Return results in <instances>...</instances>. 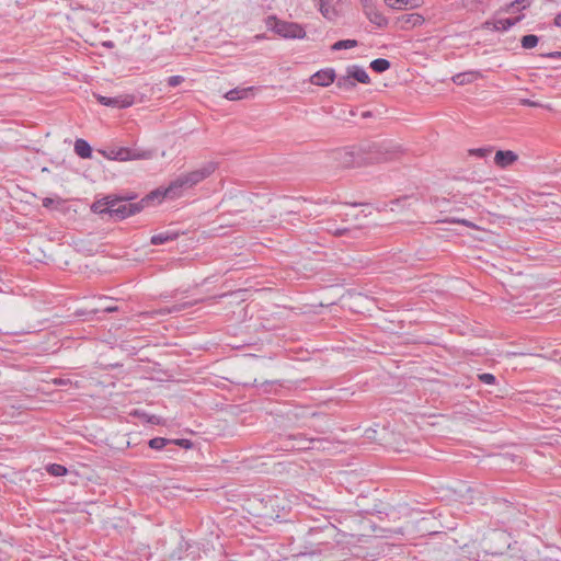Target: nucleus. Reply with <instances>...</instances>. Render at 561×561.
Here are the masks:
<instances>
[{"mask_svg": "<svg viewBox=\"0 0 561 561\" xmlns=\"http://www.w3.org/2000/svg\"><path fill=\"white\" fill-rule=\"evenodd\" d=\"M363 167L398 160L404 153L400 144L392 139H375L359 142Z\"/></svg>", "mask_w": 561, "mask_h": 561, "instance_id": "1", "label": "nucleus"}, {"mask_svg": "<svg viewBox=\"0 0 561 561\" xmlns=\"http://www.w3.org/2000/svg\"><path fill=\"white\" fill-rule=\"evenodd\" d=\"M339 529L328 518L324 526H311L306 535V548L309 553H322L339 543Z\"/></svg>", "mask_w": 561, "mask_h": 561, "instance_id": "2", "label": "nucleus"}, {"mask_svg": "<svg viewBox=\"0 0 561 561\" xmlns=\"http://www.w3.org/2000/svg\"><path fill=\"white\" fill-rule=\"evenodd\" d=\"M215 170L216 163L208 162L201 169L179 175L174 181H172L178 196H181L184 190H188L208 178L211 173H214Z\"/></svg>", "mask_w": 561, "mask_h": 561, "instance_id": "3", "label": "nucleus"}, {"mask_svg": "<svg viewBox=\"0 0 561 561\" xmlns=\"http://www.w3.org/2000/svg\"><path fill=\"white\" fill-rule=\"evenodd\" d=\"M253 204V201L250 195L240 193L233 197H230L229 199V207L226 213L221 214L219 216V220L221 221V225L226 226H240L243 224V220L245 219L242 217V220H230L228 219L229 215H239L242 213L248 211Z\"/></svg>", "mask_w": 561, "mask_h": 561, "instance_id": "4", "label": "nucleus"}, {"mask_svg": "<svg viewBox=\"0 0 561 561\" xmlns=\"http://www.w3.org/2000/svg\"><path fill=\"white\" fill-rule=\"evenodd\" d=\"M265 22L268 30L284 38L301 39L306 37L305 28L296 22L279 20L275 15L267 16Z\"/></svg>", "mask_w": 561, "mask_h": 561, "instance_id": "5", "label": "nucleus"}, {"mask_svg": "<svg viewBox=\"0 0 561 561\" xmlns=\"http://www.w3.org/2000/svg\"><path fill=\"white\" fill-rule=\"evenodd\" d=\"M333 160L337 168L352 169L363 167L362 156L359 153V144L357 146L344 147L333 152Z\"/></svg>", "mask_w": 561, "mask_h": 561, "instance_id": "6", "label": "nucleus"}, {"mask_svg": "<svg viewBox=\"0 0 561 561\" xmlns=\"http://www.w3.org/2000/svg\"><path fill=\"white\" fill-rule=\"evenodd\" d=\"M321 442L320 438H309L305 434L287 435L283 438V445L286 449L309 450L314 448V443Z\"/></svg>", "mask_w": 561, "mask_h": 561, "instance_id": "7", "label": "nucleus"}, {"mask_svg": "<svg viewBox=\"0 0 561 561\" xmlns=\"http://www.w3.org/2000/svg\"><path fill=\"white\" fill-rule=\"evenodd\" d=\"M179 197L178 193L172 184V182L169 184L168 187H158L150 193H148L145 197H142L140 201H138L142 205V209L150 204L157 202L160 204L164 198H175Z\"/></svg>", "mask_w": 561, "mask_h": 561, "instance_id": "8", "label": "nucleus"}, {"mask_svg": "<svg viewBox=\"0 0 561 561\" xmlns=\"http://www.w3.org/2000/svg\"><path fill=\"white\" fill-rule=\"evenodd\" d=\"M115 206L112 207V216L116 220H123L130 216H134L142 210V205L139 202L136 203H121L119 201L114 202Z\"/></svg>", "mask_w": 561, "mask_h": 561, "instance_id": "9", "label": "nucleus"}, {"mask_svg": "<svg viewBox=\"0 0 561 561\" xmlns=\"http://www.w3.org/2000/svg\"><path fill=\"white\" fill-rule=\"evenodd\" d=\"M93 95L100 104L115 108H127L131 106L135 101L134 95L130 94L119 95L115 98L104 96L96 93H94Z\"/></svg>", "mask_w": 561, "mask_h": 561, "instance_id": "10", "label": "nucleus"}, {"mask_svg": "<svg viewBox=\"0 0 561 561\" xmlns=\"http://www.w3.org/2000/svg\"><path fill=\"white\" fill-rule=\"evenodd\" d=\"M335 79L336 75L334 69L325 68L313 73L310 78V82L319 87H329L335 81Z\"/></svg>", "mask_w": 561, "mask_h": 561, "instance_id": "11", "label": "nucleus"}, {"mask_svg": "<svg viewBox=\"0 0 561 561\" xmlns=\"http://www.w3.org/2000/svg\"><path fill=\"white\" fill-rule=\"evenodd\" d=\"M118 201L115 196H112V195H107L105 197H103L102 199H98L95 201L92 205H91V210L94 213V214H99V215H108L110 217L112 216V207L115 206V203Z\"/></svg>", "mask_w": 561, "mask_h": 561, "instance_id": "12", "label": "nucleus"}, {"mask_svg": "<svg viewBox=\"0 0 561 561\" xmlns=\"http://www.w3.org/2000/svg\"><path fill=\"white\" fill-rule=\"evenodd\" d=\"M397 21L400 23L401 28L407 31L421 26L425 22V19L420 13H409L400 15Z\"/></svg>", "mask_w": 561, "mask_h": 561, "instance_id": "13", "label": "nucleus"}, {"mask_svg": "<svg viewBox=\"0 0 561 561\" xmlns=\"http://www.w3.org/2000/svg\"><path fill=\"white\" fill-rule=\"evenodd\" d=\"M518 156L512 150H499L494 157V163L500 168H507L517 161Z\"/></svg>", "mask_w": 561, "mask_h": 561, "instance_id": "14", "label": "nucleus"}, {"mask_svg": "<svg viewBox=\"0 0 561 561\" xmlns=\"http://www.w3.org/2000/svg\"><path fill=\"white\" fill-rule=\"evenodd\" d=\"M346 73L351 77V79L356 83L368 84L370 83V78L366 70L357 65H352L346 68Z\"/></svg>", "mask_w": 561, "mask_h": 561, "instance_id": "15", "label": "nucleus"}, {"mask_svg": "<svg viewBox=\"0 0 561 561\" xmlns=\"http://www.w3.org/2000/svg\"><path fill=\"white\" fill-rule=\"evenodd\" d=\"M144 154L135 153L129 148H119L117 150H112L111 154L107 156L110 159L118 160V161H128L134 159H140L144 158Z\"/></svg>", "mask_w": 561, "mask_h": 561, "instance_id": "16", "label": "nucleus"}, {"mask_svg": "<svg viewBox=\"0 0 561 561\" xmlns=\"http://www.w3.org/2000/svg\"><path fill=\"white\" fill-rule=\"evenodd\" d=\"M366 8L365 14L373 24L378 27H386L388 25V19L381 12L371 7Z\"/></svg>", "mask_w": 561, "mask_h": 561, "instance_id": "17", "label": "nucleus"}, {"mask_svg": "<svg viewBox=\"0 0 561 561\" xmlns=\"http://www.w3.org/2000/svg\"><path fill=\"white\" fill-rule=\"evenodd\" d=\"M392 9H415L423 5L424 0H385Z\"/></svg>", "mask_w": 561, "mask_h": 561, "instance_id": "18", "label": "nucleus"}, {"mask_svg": "<svg viewBox=\"0 0 561 561\" xmlns=\"http://www.w3.org/2000/svg\"><path fill=\"white\" fill-rule=\"evenodd\" d=\"M196 302L197 301L178 302V304L172 305L171 307L160 308L159 310L156 311V313L161 314V316L178 313V312H181L183 310H186V309L195 306Z\"/></svg>", "mask_w": 561, "mask_h": 561, "instance_id": "19", "label": "nucleus"}, {"mask_svg": "<svg viewBox=\"0 0 561 561\" xmlns=\"http://www.w3.org/2000/svg\"><path fill=\"white\" fill-rule=\"evenodd\" d=\"M254 87L249 88H234L225 94V98L229 101H239L249 98L253 92Z\"/></svg>", "mask_w": 561, "mask_h": 561, "instance_id": "20", "label": "nucleus"}, {"mask_svg": "<svg viewBox=\"0 0 561 561\" xmlns=\"http://www.w3.org/2000/svg\"><path fill=\"white\" fill-rule=\"evenodd\" d=\"M178 238H179V232L163 231V232L153 234L150 239V243L153 245H161V244L174 241Z\"/></svg>", "mask_w": 561, "mask_h": 561, "instance_id": "21", "label": "nucleus"}, {"mask_svg": "<svg viewBox=\"0 0 561 561\" xmlns=\"http://www.w3.org/2000/svg\"><path fill=\"white\" fill-rule=\"evenodd\" d=\"M75 152L82 159H89L92 157V148L90 144L81 138L75 141Z\"/></svg>", "mask_w": 561, "mask_h": 561, "instance_id": "22", "label": "nucleus"}, {"mask_svg": "<svg viewBox=\"0 0 561 561\" xmlns=\"http://www.w3.org/2000/svg\"><path fill=\"white\" fill-rule=\"evenodd\" d=\"M523 16L497 20L493 26L495 31H507L522 20Z\"/></svg>", "mask_w": 561, "mask_h": 561, "instance_id": "23", "label": "nucleus"}, {"mask_svg": "<svg viewBox=\"0 0 561 561\" xmlns=\"http://www.w3.org/2000/svg\"><path fill=\"white\" fill-rule=\"evenodd\" d=\"M369 67L376 73H382L391 67V62L385 58H377L370 62Z\"/></svg>", "mask_w": 561, "mask_h": 561, "instance_id": "24", "label": "nucleus"}, {"mask_svg": "<svg viewBox=\"0 0 561 561\" xmlns=\"http://www.w3.org/2000/svg\"><path fill=\"white\" fill-rule=\"evenodd\" d=\"M148 446H149V448L154 449V450H162V449L167 448L168 446H171V439L164 438V437H154V438L149 439Z\"/></svg>", "mask_w": 561, "mask_h": 561, "instance_id": "25", "label": "nucleus"}, {"mask_svg": "<svg viewBox=\"0 0 561 561\" xmlns=\"http://www.w3.org/2000/svg\"><path fill=\"white\" fill-rule=\"evenodd\" d=\"M191 548V543L186 541L183 537L179 542L178 548L171 553L172 559L182 560L184 553Z\"/></svg>", "mask_w": 561, "mask_h": 561, "instance_id": "26", "label": "nucleus"}, {"mask_svg": "<svg viewBox=\"0 0 561 561\" xmlns=\"http://www.w3.org/2000/svg\"><path fill=\"white\" fill-rule=\"evenodd\" d=\"M336 87L345 91H351L356 87V83L346 73V76H341L336 79Z\"/></svg>", "mask_w": 561, "mask_h": 561, "instance_id": "27", "label": "nucleus"}, {"mask_svg": "<svg viewBox=\"0 0 561 561\" xmlns=\"http://www.w3.org/2000/svg\"><path fill=\"white\" fill-rule=\"evenodd\" d=\"M46 471L54 477H62L67 474L68 469L59 463H49L46 466Z\"/></svg>", "mask_w": 561, "mask_h": 561, "instance_id": "28", "label": "nucleus"}, {"mask_svg": "<svg viewBox=\"0 0 561 561\" xmlns=\"http://www.w3.org/2000/svg\"><path fill=\"white\" fill-rule=\"evenodd\" d=\"M358 45L356 39H340L332 45V50L354 48Z\"/></svg>", "mask_w": 561, "mask_h": 561, "instance_id": "29", "label": "nucleus"}, {"mask_svg": "<svg viewBox=\"0 0 561 561\" xmlns=\"http://www.w3.org/2000/svg\"><path fill=\"white\" fill-rule=\"evenodd\" d=\"M539 37L534 34L524 35L520 39L522 47L525 49H531L537 46Z\"/></svg>", "mask_w": 561, "mask_h": 561, "instance_id": "30", "label": "nucleus"}, {"mask_svg": "<svg viewBox=\"0 0 561 561\" xmlns=\"http://www.w3.org/2000/svg\"><path fill=\"white\" fill-rule=\"evenodd\" d=\"M473 78H474L473 72H463V73H457L456 76H454L453 81H454V83H456L458 85H463V84L471 82L473 80Z\"/></svg>", "mask_w": 561, "mask_h": 561, "instance_id": "31", "label": "nucleus"}, {"mask_svg": "<svg viewBox=\"0 0 561 561\" xmlns=\"http://www.w3.org/2000/svg\"><path fill=\"white\" fill-rule=\"evenodd\" d=\"M327 231L331 232L335 237H342L351 232L348 228H336L334 225L330 221H328V227L325 228Z\"/></svg>", "mask_w": 561, "mask_h": 561, "instance_id": "32", "label": "nucleus"}, {"mask_svg": "<svg viewBox=\"0 0 561 561\" xmlns=\"http://www.w3.org/2000/svg\"><path fill=\"white\" fill-rule=\"evenodd\" d=\"M171 446H179L184 449H191L193 447V443L192 440L186 438H176L171 439Z\"/></svg>", "mask_w": 561, "mask_h": 561, "instance_id": "33", "label": "nucleus"}, {"mask_svg": "<svg viewBox=\"0 0 561 561\" xmlns=\"http://www.w3.org/2000/svg\"><path fill=\"white\" fill-rule=\"evenodd\" d=\"M478 378L480 381H482L483 383H486V385H494L496 381L495 376L490 373L479 374Z\"/></svg>", "mask_w": 561, "mask_h": 561, "instance_id": "34", "label": "nucleus"}, {"mask_svg": "<svg viewBox=\"0 0 561 561\" xmlns=\"http://www.w3.org/2000/svg\"><path fill=\"white\" fill-rule=\"evenodd\" d=\"M184 82V77L182 76H171L168 78V85L170 88H175Z\"/></svg>", "mask_w": 561, "mask_h": 561, "instance_id": "35", "label": "nucleus"}, {"mask_svg": "<svg viewBox=\"0 0 561 561\" xmlns=\"http://www.w3.org/2000/svg\"><path fill=\"white\" fill-rule=\"evenodd\" d=\"M112 196H115L117 199H119L121 203H134L133 201L137 197L136 194H125V195H117V194H111Z\"/></svg>", "mask_w": 561, "mask_h": 561, "instance_id": "36", "label": "nucleus"}, {"mask_svg": "<svg viewBox=\"0 0 561 561\" xmlns=\"http://www.w3.org/2000/svg\"><path fill=\"white\" fill-rule=\"evenodd\" d=\"M470 153L474 154L479 158H485L491 153V149H489V148L472 149V150H470Z\"/></svg>", "mask_w": 561, "mask_h": 561, "instance_id": "37", "label": "nucleus"}, {"mask_svg": "<svg viewBox=\"0 0 561 561\" xmlns=\"http://www.w3.org/2000/svg\"><path fill=\"white\" fill-rule=\"evenodd\" d=\"M533 0H515L510 4V8H514L515 5H518V10H524L528 8L531 4Z\"/></svg>", "mask_w": 561, "mask_h": 561, "instance_id": "38", "label": "nucleus"}, {"mask_svg": "<svg viewBox=\"0 0 561 561\" xmlns=\"http://www.w3.org/2000/svg\"><path fill=\"white\" fill-rule=\"evenodd\" d=\"M520 104L526 105V106H531V107H539V106H541L540 103L531 101V100H528V99H522L520 100Z\"/></svg>", "mask_w": 561, "mask_h": 561, "instance_id": "39", "label": "nucleus"}, {"mask_svg": "<svg viewBox=\"0 0 561 561\" xmlns=\"http://www.w3.org/2000/svg\"><path fill=\"white\" fill-rule=\"evenodd\" d=\"M541 56L550 59H561V51H551L542 54Z\"/></svg>", "mask_w": 561, "mask_h": 561, "instance_id": "40", "label": "nucleus"}, {"mask_svg": "<svg viewBox=\"0 0 561 561\" xmlns=\"http://www.w3.org/2000/svg\"><path fill=\"white\" fill-rule=\"evenodd\" d=\"M42 204H43L44 207L50 208L55 204V201L53 198H50V197H45L43 199Z\"/></svg>", "mask_w": 561, "mask_h": 561, "instance_id": "41", "label": "nucleus"}, {"mask_svg": "<svg viewBox=\"0 0 561 561\" xmlns=\"http://www.w3.org/2000/svg\"><path fill=\"white\" fill-rule=\"evenodd\" d=\"M147 422L151 423V424H159L160 423V417L157 416V415H150V416H148Z\"/></svg>", "mask_w": 561, "mask_h": 561, "instance_id": "42", "label": "nucleus"}, {"mask_svg": "<svg viewBox=\"0 0 561 561\" xmlns=\"http://www.w3.org/2000/svg\"><path fill=\"white\" fill-rule=\"evenodd\" d=\"M165 450H167L168 453H170L169 458H174V455L178 453V450L174 448V446H168V447L165 448Z\"/></svg>", "mask_w": 561, "mask_h": 561, "instance_id": "43", "label": "nucleus"}, {"mask_svg": "<svg viewBox=\"0 0 561 561\" xmlns=\"http://www.w3.org/2000/svg\"><path fill=\"white\" fill-rule=\"evenodd\" d=\"M554 25L556 26H561V12L556 15V18H554Z\"/></svg>", "mask_w": 561, "mask_h": 561, "instance_id": "44", "label": "nucleus"}, {"mask_svg": "<svg viewBox=\"0 0 561 561\" xmlns=\"http://www.w3.org/2000/svg\"><path fill=\"white\" fill-rule=\"evenodd\" d=\"M371 116H373V113H371V112H369V111H367V112H363V114H362V117H363V118H369V117H371Z\"/></svg>", "mask_w": 561, "mask_h": 561, "instance_id": "45", "label": "nucleus"}, {"mask_svg": "<svg viewBox=\"0 0 561 561\" xmlns=\"http://www.w3.org/2000/svg\"><path fill=\"white\" fill-rule=\"evenodd\" d=\"M116 310H117V307H106L104 309V311H106V312H113V311H116Z\"/></svg>", "mask_w": 561, "mask_h": 561, "instance_id": "46", "label": "nucleus"}, {"mask_svg": "<svg viewBox=\"0 0 561 561\" xmlns=\"http://www.w3.org/2000/svg\"><path fill=\"white\" fill-rule=\"evenodd\" d=\"M135 414H137V415H141L146 421L148 420V416H149V415H148L147 413H145V412H144V413H141V414H139V413L136 411V412H135Z\"/></svg>", "mask_w": 561, "mask_h": 561, "instance_id": "47", "label": "nucleus"}, {"mask_svg": "<svg viewBox=\"0 0 561 561\" xmlns=\"http://www.w3.org/2000/svg\"><path fill=\"white\" fill-rule=\"evenodd\" d=\"M104 45H105L106 47H113V46H114V44H113L112 42L104 43Z\"/></svg>", "mask_w": 561, "mask_h": 561, "instance_id": "48", "label": "nucleus"}, {"mask_svg": "<svg viewBox=\"0 0 561 561\" xmlns=\"http://www.w3.org/2000/svg\"><path fill=\"white\" fill-rule=\"evenodd\" d=\"M318 433H325L327 430H316Z\"/></svg>", "mask_w": 561, "mask_h": 561, "instance_id": "49", "label": "nucleus"}, {"mask_svg": "<svg viewBox=\"0 0 561 561\" xmlns=\"http://www.w3.org/2000/svg\"><path fill=\"white\" fill-rule=\"evenodd\" d=\"M360 1H362V3L366 7V2H367V0H360Z\"/></svg>", "mask_w": 561, "mask_h": 561, "instance_id": "50", "label": "nucleus"}, {"mask_svg": "<svg viewBox=\"0 0 561 561\" xmlns=\"http://www.w3.org/2000/svg\"><path fill=\"white\" fill-rule=\"evenodd\" d=\"M318 526H324V520L320 522V524Z\"/></svg>", "mask_w": 561, "mask_h": 561, "instance_id": "51", "label": "nucleus"}]
</instances>
